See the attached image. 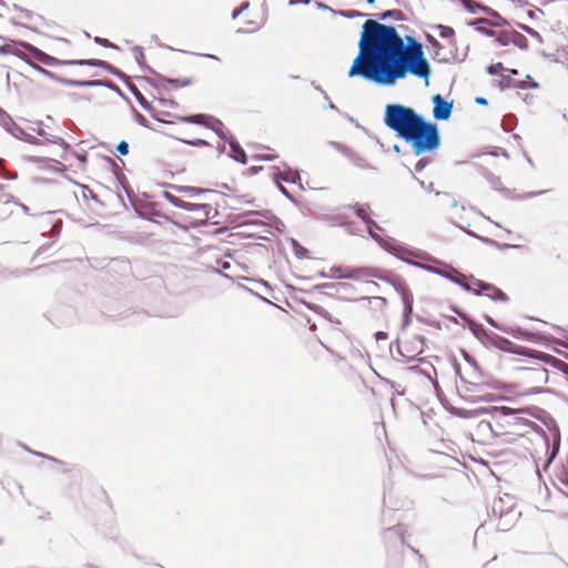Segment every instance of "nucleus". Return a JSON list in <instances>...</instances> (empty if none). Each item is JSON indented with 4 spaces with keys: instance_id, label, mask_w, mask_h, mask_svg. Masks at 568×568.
<instances>
[{
    "instance_id": "22",
    "label": "nucleus",
    "mask_w": 568,
    "mask_h": 568,
    "mask_svg": "<svg viewBox=\"0 0 568 568\" xmlns=\"http://www.w3.org/2000/svg\"><path fill=\"white\" fill-rule=\"evenodd\" d=\"M510 43L515 44L516 47H518L521 50L528 49L527 38L524 34H521L515 30L510 31Z\"/></svg>"
},
{
    "instance_id": "35",
    "label": "nucleus",
    "mask_w": 568,
    "mask_h": 568,
    "mask_svg": "<svg viewBox=\"0 0 568 568\" xmlns=\"http://www.w3.org/2000/svg\"><path fill=\"white\" fill-rule=\"evenodd\" d=\"M329 276L333 278H347V267H332Z\"/></svg>"
},
{
    "instance_id": "8",
    "label": "nucleus",
    "mask_w": 568,
    "mask_h": 568,
    "mask_svg": "<svg viewBox=\"0 0 568 568\" xmlns=\"http://www.w3.org/2000/svg\"><path fill=\"white\" fill-rule=\"evenodd\" d=\"M474 284L479 287V291L475 292L476 295H481L487 291L491 293H487L486 295L494 301L507 302L509 300L501 290L497 288L493 284H488L479 280H474Z\"/></svg>"
},
{
    "instance_id": "50",
    "label": "nucleus",
    "mask_w": 568,
    "mask_h": 568,
    "mask_svg": "<svg viewBox=\"0 0 568 568\" xmlns=\"http://www.w3.org/2000/svg\"><path fill=\"white\" fill-rule=\"evenodd\" d=\"M494 410L503 416H510L515 414V410L513 408L506 406L494 407Z\"/></svg>"
},
{
    "instance_id": "7",
    "label": "nucleus",
    "mask_w": 568,
    "mask_h": 568,
    "mask_svg": "<svg viewBox=\"0 0 568 568\" xmlns=\"http://www.w3.org/2000/svg\"><path fill=\"white\" fill-rule=\"evenodd\" d=\"M521 379L526 383L542 385L548 382V371L542 366L520 368Z\"/></svg>"
},
{
    "instance_id": "34",
    "label": "nucleus",
    "mask_w": 568,
    "mask_h": 568,
    "mask_svg": "<svg viewBox=\"0 0 568 568\" xmlns=\"http://www.w3.org/2000/svg\"><path fill=\"white\" fill-rule=\"evenodd\" d=\"M70 84L78 88H84V87H98L102 85L103 83L101 81L94 80V81H78L73 80L70 81Z\"/></svg>"
},
{
    "instance_id": "43",
    "label": "nucleus",
    "mask_w": 568,
    "mask_h": 568,
    "mask_svg": "<svg viewBox=\"0 0 568 568\" xmlns=\"http://www.w3.org/2000/svg\"><path fill=\"white\" fill-rule=\"evenodd\" d=\"M37 133H38L40 136L45 138V140H47V141H49V142L57 143V144H59V143H61V142H62V139H61V138H59V136H55V135L48 136L47 132H45L44 130L40 129V128L37 130Z\"/></svg>"
},
{
    "instance_id": "58",
    "label": "nucleus",
    "mask_w": 568,
    "mask_h": 568,
    "mask_svg": "<svg viewBox=\"0 0 568 568\" xmlns=\"http://www.w3.org/2000/svg\"><path fill=\"white\" fill-rule=\"evenodd\" d=\"M22 140L28 142V143H31V144H37L38 143V139L34 138L33 135L29 134V133H27L26 136Z\"/></svg>"
},
{
    "instance_id": "36",
    "label": "nucleus",
    "mask_w": 568,
    "mask_h": 568,
    "mask_svg": "<svg viewBox=\"0 0 568 568\" xmlns=\"http://www.w3.org/2000/svg\"><path fill=\"white\" fill-rule=\"evenodd\" d=\"M437 30L439 31V33H438L439 37L440 38H445V39L453 38V36L455 33L453 28L446 27V26H442V24L437 26Z\"/></svg>"
},
{
    "instance_id": "2",
    "label": "nucleus",
    "mask_w": 568,
    "mask_h": 568,
    "mask_svg": "<svg viewBox=\"0 0 568 568\" xmlns=\"http://www.w3.org/2000/svg\"><path fill=\"white\" fill-rule=\"evenodd\" d=\"M384 124L397 138L409 144L415 155L434 152L440 145L437 124L426 120L409 106L398 103L386 104Z\"/></svg>"
},
{
    "instance_id": "61",
    "label": "nucleus",
    "mask_w": 568,
    "mask_h": 568,
    "mask_svg": "<svg viewBox=\"0 0 568 568\" xmlns=\"http://www.w3.org/2000/svg\"><path fill=\"white\" fill-rule=\"evenodd\" d=\"M375 336H376V339H377V341L386 339V338H387V333H385V332H377V333L375 334Z\"/></svg>"
},
{
    "instance_id": "24",
    "label": "nucleus",
    "mask_w": 568,
    "mask_h": 568,
    "mask_svg": "<svg viewBox=\"0 0 568 568\" xmlns=\"http://www.w3.org/2000/svg\"><path fill=\"white\" fill-rule=\"evenodd\" d=\"M276 179L283 180L288 183H295L301 180L300 173L295 170L287 169L283 173L275 175Z\"/></svg>"
},
{
    "instance_id": "45",
    "label": "nucleus",
    "mask_w": 568,
    "mask_h": 568,
    "mask_svg": "<svg viewBox=\"0 0 568 568\" xmlns=\"http://www.w3.org/2000/svg\"><path fill=\"white\" fill-rule=\"evenodd\" d=\"M9 133H11L14 138L17 139H20L22 140L27 132H24L19 125H17L16 123L13 124V126L11 128V130L9 131Z\"/></svg>"
},
{
    "instance_id": "27",
    "label": "nucleus",
    "mask_w": 568,
    "mask_h": 568,
    "mask_svg": "<svg viewBox=\"0 0 568 568\" xmlns=\"http://www.w3.org/2000/svg\"><path fill=\"white\" fill-rule=\"evenodd\" d=\"M206 114H193L180 118L181 121L204 126Z\"/></svg>"
},
{
    "instance_id": "56",
    "label": "nucleus",
    "mask_w": 568,
    "mask_h": 568,
    "mask_svg": "<svg viewBox=\"0 0 568 568\" xmlns=\"http://www.w3.org/2000/svg\"><path fill=\"white\" fill-rule=\"evenodd\" d=\"M136 122L142 125V126H145L148 128L149 126V121L145 119L144 115H142L141 113L136 112Z\"/></svg>"
},
{
    "instance_id": "13",
    "label": "nucleus",
    "mask_w": 568,
    "mask_h": 568,
    "mask_svg": "<svg viewBox=\"0 0 568 568\" xmlns=\"http://www.w3.org/2000/svg\"><path fill=\"white\" fill-rule=\"evenodd\" d=\"M192 209L185 210L186 212H192L196 215L200 222L204 223L209 219L213 217L217 211L213 209L210 204L203 203V204H196L191 203Z\"/></svg>"
},
{
    "instance_id": "53",
    "label": "nucleus",
    "mask_w": 568,
    "mask_h": 568,
    "mask_svg": "<svg viewBox=\"0 0 568 568\" xmlns=\"http://www.w3.org/2000/svg\"><path fill=\"white\" fill-rule=\"evenodd\" d=\"M250 7L248 2H243L240 8L235 9L232 13V18L236 19L243 11Z\"/></svg>"
},
{
    "instance_id": "30",
    "label": "nucleus",
    "mask_w": 568,
    "mask_h": 568,
    "mask_svg": "<svg viewBox=\"0 0 568 568\" xmlns=\"http://www.w3.org/2000/svg\"><path fill=\"white\" fill-rule=\"evenodd\" d=\"M163 81H165L170 84H173L175 88L187 87L192 83V80L190 78H183V79L164 78Z\"/></svg>"
},
{
    "instance_id": "3",
    "label": "nucleus",
    "mask_w": 568,
    "mask_h": 568,
    "mask_svg": "<svg viewBox=\"0 0 568 568\" xmlns=\"http://www.w3.org/2000/svg\"><path fill=\"white\" fill-rule=\"evenodd\" d=\"M366 227L368 234L379 244L383 250L404 262H408V257H414L422 261H434L436 263H440L423 251L408 247L404 243H400L390 236H382L378 233L382 231V227L374 220L368 221L366 223Z\"/></svg>"
},
{
    "instance_id": "39",
    "label": "nucleus",
    "mask_w": 568,
    "mask_h": 568,
    "mask_svg": "<svg viewBox=\"0 0 568 568\" xmlns=\"http://www.w3.org/2000/svg\"><path fill=\"white\" fill-rule=\"evenodd\" d=\"M503 83L507 88H516V87L520 88V89L526 88V84L524 81L519 82V83H515L509 75L503 78Z\"/></svg>"
},
{
    "instance_id": "23",
    "label": "nucleus",
    "mask_w": 568,
    "mask_h": 568,
    "mask_svg": "<svg viewBox=\"0 0 568 568\" xmlns=\"http://www.w3.org/2000/svg\"><path fill=\"white\" fill-rule=\"evenodd\" d=\"M510 31L511 30H507L496 34V32L493 30H485V33L489 37H496L495 41L499 45H508L510 43Z\"/></svg>"
},
{
    "instance_id": "46",
    "label": "nucleus",
    "mask_w": 568,
    "mask_h": 568,
    "mask_svg": "<svg viewBox=\"0 0 568 568\" xmlns=\"http://www.w3.org/2000/svg\"><path fill=\"white\" fill-rule=\"evenodd\" d=\"M409 173H410L412 178L414 180H416L418 182V184L420 185V187H423L426 192L433 191V187H434L433 182H429L426 184L424 181L419 180L410 170H409Z\"/></svg>"
},
{
    "instance_id": "52",
    "label": "nucleus",
    "mask_w": 568,
    "mask_h": 568,
    "mask_svg": "<svg viewBox=\"0 0 568 568\" xmlns=\"http://www.w3.org/2000/svg\"><path fill=\"white\" fill-rule=\"evenodd\" d=\"M94 42L104 47V48H115V45L113 43H111L108 39H104V38H99L97 37L94 39Z\"/></svg>"
},
{
    "instance_id": "55",
    "label": "nucleus",
    "mask_w": 568,
    "mask_h": 568,
    "mask_svg": "<svg viewBox=\"0 0 568 568\" xmlns=\"http://www.w3.org/2000/svg\"><path fill=\"white\" fill-rule=\"evenodd\" d=\"M488 181H489L490 185L493 186V189L499 190V185L501 184L499 178L490 175Z\"/></svg>"
},
{
    "instance_id": "14",
    "label": "nucleus",
    "mask_w": 568,
    "mask_h": 568,
    "mask_svg": "<svg viewBox=\"0 0 568 568\" xmlns=\"http://www.w3.org/2000/svg\"><path fill=\"white\" fill-rule=\"evenodd\" d=\"M534 354H535L534 355L535 357L542 359L545 363H547V364L551 365L552 367L562 372L568 382V364L567 363H565L564 361H561L552 355L540 353L537 351H534Z\"/></svg>"
},
{
    "instance_id": "15",
    "label": "nucleus",
    "mask_w": 568,
    "mask_h": 568,
    "mask_svg": "<svg viewBox=\"0 0 568 568\" xmlns=\"http://www.w3.org/2000/svg\"><path fill=\"white\" fill-rule=\"evenodd\" d=\"M485 321L493 327L504 332V333H508V334H511L513 336L515 337H525L529 341H531L535 336L534 333L531 332H527V331H523L520 328L516 329V331H510L508 327L506 326H501L499 325L493 317H490L489 315H485Z\"/></svg>"
},
{
    "instance_id": "42",
    "label": "nucleus",
    "mask_w": 568,
    "mask_h": 568,
    "mask_svg": "<svg viewBox=\"0 0 568 568\" xmlns=\"http://www.w3.org/2000/svg\"><path fill=\"white\" fill-rule=\"evenodd\" d=\"M214 132L217 134V136L221 140H223L225 142H229V140H231L233 138L232 135L229 134V132L226 130H224L223 123H221V126L219 129H216Z\"/></svg>"
},
{
    "instance_id": "57",
    "label": "nucleus",
    "mask_w": 568,
    "mask_h": 568,
    "mask_svg": "<svg viewBox=\"0 0 568 568\" xmlns=\"http://www.w3.org/2000/svg\"><path fill=\"white\" fill-rule=\"evenodd\" d=\"M427 162L424 160V159H420L416 164H415V171L417 172H420L422 170H424V168L426 166Z\"/></svg>"
},
{
    "instance_id": "47",
    "label": "nucleus",
    "mask_w": 568,
    "mask_h": 568,
    "mask_svg": "<svg viewBox=\"0 0 568 568\" xmlns=\"http://www.w3.org/2000/svg\"><path fill=\"white\" fill-rule=\"evenodd\" d=\"M505 70L504 65L501 62H498V63H494V64H490L488 68H487V72L491 75H495L497 74L499 71H503Z\"/></svg>"
},
{
    "instance_id": "16",
    "label": "nucleus",
    "mask_w": 568,
    "mask_h": 568,
    "mask_svg": "<svg viewBox=\"0 0 568 568\" xmlns=\"http://www.w3.org/2000/svg\"><path fill=\"white\" fill-rule=\"evenodd\" d=\"M404 534L405 529L402 525H397L390 528H387L384 535L386 542L393 544V546L403 545L404 544Z\"/></svg>"
},
{
    "instance_id": "29",
    "label": "nucleus",
    "mask_w": 568,
    "mask_h": 568,
    "mask_svg": "<svg viewBox=\"0 0 568 568\" xmlns=\"http://www.w3.org/2000/svg\"><path fill=\"white\" fill-rule=\"evenodd\" d=\"M14 122L10 118V115L0 109V125H2L6 129V131L9 132Z\"/></svg>"
},
{
    "instance_id": "51",
    "label": "nucleus",
    "mask_w": 568,
    "mask_h": 568,
    "mask_svg": "<svg viewBox=\"0 0 568 568\" xmlns=\"http://www.w3.org/2000/svg\"><path fill=\"white\" fill-rule=\"evenodd\" d=\"M338 13L341 16L345 17V18H348V19L355 18V17H365L366 16L365 13H362V12L355 11V10L339 11Z\"/></svg>"
},
{
    "instance_id": "62",
    "label": "nucleus",
    "mask_w": 568,
    "mask_h": 568,
    "mask_svg": "<svg viewBox=\"0 0 568 568\" xmlns=\"http://www.w3.org/2000/svg\"><path fill=\"white\" fill-rule=\"evenodd\" d=\"M275 158H276L275 155H260L258 156L260 160H265V161H271Z\"/></svg>"
},
{
    "instance_id": "26",
    "label": "nucleus",
    "mask_w": 568,
    "mask_h": 568,
    "mask_svg": "<svg viewBox=\"0 0 568 568\" xmlns=\"http://www.w3.org/2000/svg\"><path fill=\"white\" fill-rule=\"evenodd\" d=\"M354 210H355V213L356 215L366 224L368 221H371L372 219L368 216V210H369V205L368 204H356L354 206H352Z\"/></svg>"
},
{
    "instance_id": "21",
    "label": "nucleus",
    "mask_w": 568,
    "mask_h": 568,
    "mask_svg": "<svg viewBox=\"0 0 568 568\" xmlns=\"http://www.w3.org/2000/svg\"><path fill=\"white\" fill-rule=\"evenodd\" d=\"M164 199L178 209L190 210L193 207L191 205V202L183 201L182 199H180L169 192H164Z\"/></svg>"
},
{
    "instance_id": "4",
    "label": "nucleus",
    "mask_w": 568,
    "mask_h": 568,
    "mask_svg": "<svg viewBox=\"0 0 568 568\" xmlns=\"http://www.w3.org/2000/svg\"><path fill=\"white\" fill-rule=\"evenodd\" d=\"M491 513L495 517H497L500 523L498 524V529L507 530L508 526L516 518L517 514L514 510V499L509 495H505V497H499L494 500L491 506Z\"/></svg>"
},
{
    "instance_id": "48",
    "label": "nucleus",
    "mask_w": 568,
    "mask_h": 568,
    "mask_svg": "<svg viewBox=\"0 0 568 568\" xmlns=\"http://www.w3.org/2000/svg\"><path fill=\"white\" fill-rule=\"evenodd\" d=\"M131 91L134 94V97L136 98V100L139 101V103L143 108H146L148 102H146L145 98L143 97V94L136 88H133V87L131 88Z\"/></svg>"
},
{
    "instance_id": "20",
    "label": "nucleus",
    "mask_w": 568,
    "mask_h": 568,
    "mask_svg": "<svg viewBox=\"0 0 568 568\" xmlns=\"http://www.w3.org/2000/svg\"><path fill=\"white\" fill-rule=\"evenodd\" d=\"M27 48L30 50L31 55L38 60L39 62L45 64V65H54L58 60L53 57H50L49 54L42 52L41 50L28 44Z\"/></svg>"
},
{
    "instance_id": "5",
    "label": "nucleus",
    "mask_w": 568,
    "mask_h": 568,
    "mask_svg": "<svg viewBox=\"0 0 568 568\" xmlns=\"http://www.w3.org/2000/svg\"><path fill=\"white\" fill-rule=\"evenodd\" d=\"M425 347V337L422 335L414 336L409 342V345L404 346V348L398 345L397 351L398 354L405 358L406 362H409L415 358V356L422 354Z\"/></svg>"
},
{
    "instance_id": "9",
    "label": "nucleus",
    "mask_w": 568,
    "mask_h": 568,
    "mask_svg": "<svg viewBox=\"0 0 568 568\" xmlns=\"http://www.w3.org/2000/svg\"><path fill=\"white\" fill-rule=\"evenodd\" d=\"M64 63L65 64H79V65L85 64V65L99 67V68L106 70L108 72H110L111 74H113L118 78L124 77L123 72H121L119 69L114 68L110 63L102 61V60H93V59H91V60H70V61H65Z\"/></svg>"
},
{
    "instance_id": "25",
    "label": "nucleus",
    "mask_w": 568,
    "mask_h": 568,
    "mask_svg": "<svg viewBox=\"0 0 568 568\" xmlns=\"http://www.w3.org/2000/svg\"><path fill=\"white\" fill-rule=\"evenodd\" d=\"M179 191L186 194L187 196L195 197L200 194L212 193L213 191L206 189H200L195 186H180Z\"/></svg>"
},
{
    "instance_id": "6",
    "label": "nucleus",
    "mask_w": 568,
    "mask_h": 568,
    "mask_svg": "<svg viewBox=\"0 0 568 568\" xmlns=\"http://www.w3.org/2000/svg\"><path fill=\"white\" fill-rule=\"evenodd\" d=\"M433 101V116L437 121H446L452 116L453 102L446 101L440 94H435Z\"/></svg>"
},
{
    "instance_id": "18",
    "label": "nucleus",
    "mask_w": 568,
    "mask_h": 568,
    "mask_svg": "<svg viewBox=\"0 0 568 568\" xmlns=\"http://www.w3.org/2000/svg\"><path fill=\"white\" fill-rule=\"evenodd\" d=\"M367 277L382 278L381 276L377 275L376 271L373 270V268H368V267H354V268H351V267H347V278L358 281V280H363V278H367Z\"/></svg>"
},
{
    "instance_id": "12",
    "label": "nucleus",
    "mask_w": 568,
    "mask_h": 568,
    "mask_svg": "<svg viewBox=\"0 0 568 568\" xmlns=\"http://www.w3.org/2000/svg\"><path fill=\"white\" fill-rule=\"evenodd\" d=\"M487 344H490V345L495 346L496 348L504 351V352L524 354L523 352L514 351V344L508 338L499 336L495 333L489 334L485 345H487Z\"/></svg>"
},
{
    "instance_id": "32",
    "label": "nucleus",
    "mask_w": 568,
    "mask_h": 568,
    "mask_svg": "<svg viewBox=\"0 0 568 568\" xmlns=\"http://www.w3.org/2000/svg\"><path fill=\"white\" fill-rule=\"evenodd\" d=\"M204 123H206V124H204V128L215 131L216 129H219L221 126V123H223V122L212 115L206 114Z\"/></svg>"
},
{
    "instance_id": "63",
    "label": "nucleus",
    "mask_w": 568,
    "mask_h": 568,
    "mask_svg": "<svg viewBox=\"0 0 568 568\" xmlns=\"http://www.w3.org/2000/svg\"><path fill=\"white\" fill-rule=\"evenodd\" d=\"M527 79L530 80V82H529L530 88H534V89L538 88V83L532 81L530 75H527Z\"/></svg>"
},
{
    "instance_id": "17",
    "label": "nucleus",
    "mask_w": 568,
    "mask_h": 568,
    "mask_svg": "<svg viewBox=\"0 0 568 568\" xmlns=\"http://www.w3.org/2000/svg\"><path fill=\"white\" fill-rule=\"evenodd\" d=\"M463 320L466 322L467 327L469 331L474 334V336L480 341L483 344H486V341L489 336V332H487L481 324L476 323L471 318L467 316H462Z\"/></svg>"
},
{
    "instance_id": "28",
    "label": "nucleus",
    "mask_w": 568,
    "mask_h": 568,
    "mask_svg": "<svg viewBox=\"0 0 568 568\" xmlns=\"http://www.w3.org/2000/svg\"><path fill=\"white\" fill-rule=\"evenodd\" d=\"M395 19L402 21L404 13L400 10H386L379 16V20Z\"/></svg>"
},
{
    "instance_id": "60",
    "label": "nucleus",
    "mask_w": 568,
    "mask_h": 568,
    "mask_svg": "<svg viewBox=\"0 0 568 568\" xmlns=\"http://www.w3.org/2000/svg\"><path fill=\"white\" fill-rule=\"evenodd\" d=\"M475 102H476L477 104H480V105H487V104H488L487 99H485V98H483V97H477V98L475 99Z\"/></svg>"
},
{
    "instance_id": "38",
    "label": "nucleus",
    "mask_w": 568,
    "mask_h": 568,
    "mask_svg": "<svg viewBox=\"0 0 568 568\" xmlns=\"http://www.w3.org/2000/svg\"><path fill=\"white\" fill-rule=\"evenodd\" d=\"M329 145L333 146L338 152L345 154L346 156H351L352 151L344 144L336 142V141H329Z\"/></svg>"
},
{
    "instance_id": "41",
    "label": "nucleus",
    "mask_w": 568,
    "mask_h": 568,
    "mask_svg": "<svg viewBox=\"0 0 568 568\" xmlns=\"http://www.w3.org/2000/svg\"><path fill=\"white\" fill-rule=\"evenodd\" d=\"M181 142L193 145V146H206L209 145V142L203 139H194V140H186V139H179Z\"/></svg>"
},
{
    "instance_id": "31",
    "label": "nucleus",
    "mask_w": 568,
    "mask_h": 568,
    "mask_svg": "<svg viewBox=\"0 0 568 568\" xmlns=\"http://www.w3.org/2000/svg\"><path fill=\"white\" fill-rule=\"evenodd\" d=\"M454 272L457 274L458 282H455L456 284L460 285L465 291L475 293L476 291H479V287L473 288L467 282H465L466 276L462 273H459L457 270H454Z\"/></svg>"
},
{
    "instance_id": "11",
    "label": "nucleus",
    "mask_w": 568,
    "mask_h": 568,
    "mask_svg": "<svg viewBox=\"0 0 568 568\" xmlns=\"http://www.w3.org/2000/svg\"><path fill=\"white\" fill-rule=\"evenodd\" d=\"M407 263L410 264V265H414L416 267L426 270V271H428L430 273H434V274H437L439 276H443V277L452 281L453 283L458 282L457 274L454 272L455 268H450V271H445V270H442V268H438V267H435V266L423 264L420 262L412 261L410 257H408V262Z\"/></svg>"
},
{
    "instance_id": "54",
    "label": "nucleus",
    "mask_w": 568,
    "mask_h": 568,
    "mask_svg": "<svg viewBox=\"0 0 568 568\" xmlns=\"http://www.w3.org/2000/svg\"><path fill=\"white\" fill-rule=\"evenodd\" d=\"M275 181H276V185H277L278 191L283 195H285L287 199L293 200V197H292L291 193L287 191V189L280 183V180L275 178Z\"/></svg>"
},
{
    "instance_id": "1",
    "label": "nucleus",
    "mask_w": 568,
    "mask_h": 568,
    "mask_svg": "<svg viewBox=\"0 0 568 568\" xmlns=\"http://www.w3.org/2000/svg\"><path fill=\"white\" fill-rule=\"evenodd\" d=\"M405 40L393 26L372 19L365 21L358 53L348 70V77H361L377 85L392 87L397 80L413 74L428 84L430 65L425 58L423 44L412 36H406Z\"/></svg>"
},
{
    "instance_id": "49",
    "label": "nucleus",
    "mask_w": 568,
    "mask_h": 568,
    "mask_svg": "<svg viewBox=\"0 0 568 568\" xmlns=\"http://www.w3.org/2000/svg\"><path fill=\"white\" fill-rule=\"evenodd\" d=\"M116 151L120 155H126L129 153V144L126 141L122 140L116 145Z\"/></svg>"
},
{
    "instance_id": "37",
    "label": "nucleus",
    "mask_w": 568,
    "mask_h": 568,
    "mask_svg": "<svg viewBox=\"0 0 568 568\" xmlns=\"http://www.w3.org/2000/svg\"><path fill=\"white\" fill-rule=\"evenodd\" d=\"M463 4L471 12L475 13L477 10L488 11V8L474 3L473 0H463Z\"/></svg>"
},
{
    "instance_id": "44",
    "label": "nucleus",
    "mask_w": 568,
    "mask_h": 568,
    "mask_svg": "<svg viewBox=\"0 0 568 568\" xmlns=\"http://www.w3.org/2000/svg\"><path fill=\"white\" fill-rule=\"evenodd\" d=\"M292 244H293L294 252H295L296 256H298V257H305L306 256L307 250L305 247H303L302 245H300L297 243V241L292 240Z\"/></svg>"
},
{
    "instance_id": "40",
    "label": "nucleus",
    "mask_w": 568,
    "mask_h": 568,
    "mask_svg": "<svg viewBox=\"0 0 568 568\" xmlns=\"http://www.w3.org/2000/svg\"><path fill=\"white\" fill-rule=\"evenodd\" d=\"M132 54L134 60L141 65L142 60L144 59V53L142 47L135 45L132 48Z\"/></svg>"
},
{
    "instance_id": "64",
    "label": "nucleus",
    "mask_w": 568,
    "mask_h": 568,
    "mask_svg": "<svg viewBox=\"0 0 568 568\" xmlns=\"http://www.w3.org/2000/svg\"><path fill=\"white\" fill-rule=\"evenodd\" d=\"M409 324H410V317H404L403 316V326L406 327Z\"/></svg>"
},
{
    "instance_id": "33",
    "label": "nucleus",
    "mask_w": 568,
    "mask_h": 568,
    "mask_svg": "<svg viewBox=\"0 0 568 568\" xmlns=\"http://www.w3.org/2000/svg\"><path fill=\"white\" fill-rule=\"evenodd\" d=\"M519 28L525 31L526 33H528V36L532 37L534 39H536L538 42H542V37L540 36V33L538 31H536L535 29L526 26V24H523V23H519L518 24Z\"/></svg>"
},
{
    "instance_id": "19",
    "label": "nucleus",
    "mask_w": 568,
    "mask_h": 568,
    "mask_svg": "<svg viewBox=\"0 0 568 568\" xmlns=\"http://www.w3.org/2000/svg\"><path fill=\"white\" fill-rule=\"evenodd\" d=\"M229 144L231 146L230 156L242 164H246L247 155L245 151L242 149V146L239 144V142L234 138H232L231 140H229Z\"/></svg>"
},
{
    "instance_id": "59",
    "label": "nucleus",
    "mask_w": 568,
    "mask_h": 568,
    "mask_svg": "<svg viewBox=\"0 0 568 568\" xmlns=\"http://www.w3.org/2000/svg\"><path fill=\"white\" fill-rule=\"evenodd\" d=\"M312 0H290L288 4L290 6H295L297 3H304V4H308Z\"/></svg>"
},
{
    "instance_id": "10",
    "label": "nucleus",
    "mask_w": 568,
    "mask_h": 568,
    "mask_svg": "<svg viewBox=\"0 0 568 568\" xmlns=\"http://www.w3.org/2000/svg\"><path fill=\"white\" fill-rule=\"evenodd\" d=\"M396 292L400 295L404 304V317H410L413 314V294L410 290L403 283L394 284Z\"/></svg>"
}]
</instances>
